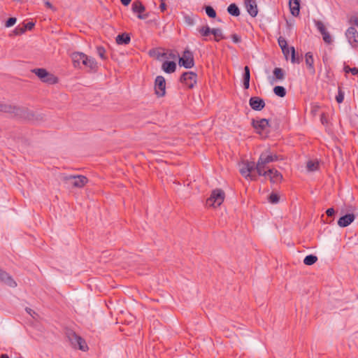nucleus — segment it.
Returning a JSON list of instances; mask_svg holds the SVG:
<instances>
[{
    "label": "nucleus",
    "instance_id": "obj_27",
    "mask_svg": "<svg viewBox=\"0 0 358 358\" xmlns=\"http://www.w3.org/2000/svg\"><path fill=\"white\" fill-rule=\"evenodd\" d=\"M16 106L5 103H0V112L10 113L14 115Z\"/></svg>",
    "mask_w": 358,
    "mask_h": 358
},
{
    "label": "nucleus",
    "instance_id": "obj_35",
    "mask_svg": "<svg viewBox=\"0 0 358 358\" xmlns=\"http://www.w3.org/2000/svg\"><path fill=\"white\" fill-rule=\"evenodd\" d=\"M204 10L206 15L210 18H215L217 13L215 10L211 6H205Z\"/></svg>",
    "mask_w": 358,
    "mask_h": 358
},
{
    "label": "nucleus",
    "instance_id": "obj_8",
    "mask_svg": "<svg viewBox=\"0 0 358 358\" xmlns=\"http://www.w3.org/2000/svg\"><path fill=\"white\" fill-rule=\"evenodd\" d=\"M178 64L185 69H191L194 66V54L188 48H186L182 57H179Z\"/></svg>",
    "mask_w": 358,
    "mask_h": 358
},
{
    "label": "nucleus",
    "instance_id": "obj_26",
    "mask_svg": "<svg viewBox=\"0 0 358 358\" xmlns=\"http://www.w3.org/2000/svg\"><path fill=\"white\" fill-rule=\"evenodd\" d=\"M250 80V69L248 66H245L244 67V71H243V88L245 90L249 89Z\"/></svg>",
    "mask_w": 358,
    "mask_h": 358
},
{
    "label": "nucleus",
    "instance_id": "obj_12",
    "mask_svg": "<svg viewBox=\"0 0 358 358\" xmlns=\"http://www.w3.org/2000/svg\"><path fill=\"white\" fill-rule=\"evenodd\" d=\"M251 125L257 134H261L267 127H270L269 120L266 118H262L258 120L252 119Z\"/></svg>",
    "mask_w": 358,
    "mask_h": 358
},
{
    "label": "nucleus",
    "instance_id": "obj_42",
    "mask_svg": "<svg viewBox=\"0 0 358 358\" xmlns=\"http://www.w3.org/2000/svg\"><path fill=\"white\" fill-rule=\"evenodd\" d=\"M184 21L187 25L192 26L194 24V20L193 17L189 15H185L184 16Z\"/></svg>",
    "mask_w": 358,
    "mask_h": 358
},
{
    "label": "nucleus",
    "instance_id": "obj_41",
    "mask_svg": "<svg viewBox=\"0 0 358 358\" xmlns=\"http://www.w3.org/2000/svg\"><path fill=\"white\" fill-rule=\"evenodd\" d=\"M16 22H17V18L16 17H9L6 21L5 27H10L13 26L16 23Z\"/></svg>",
    "mask_w": 358,
    "mask_h": 358
},
{
    "label": "nucleus",
    "instance_id": "obj_22",
    "mask_svg": "<svg viewBox=\"0 0 358 358\" xmlns=\"http://www.w3.org/2000/svg\"><path fill=\"white\" fill-rule=\"evenodd\" d=\"M289 6L291 14L297 17L300 13V0H289Z\"/></svg>",
    "mask_w": 358,
    "mask_h": 358
},
{
    "label": "nucleus",
    "instance_id": "obj_17",
    "mask_svg": "<svg viewBox=\"0 0 358 358\" xmlns=\"http://www.w3.org/2000/svg\"><path fill=\"white\" fill-rule=\"evenodd\" d=\"M245 6L249 15L252 17L257 15L258 8L255 0H245Z\"/></svg>",
    "mask_w": 358,
    "mask_h": 358
},
{
    "label": "nucleus",
    "instance_id": "obj_10",
    "mask_svg": "<svg viewBox=\"0 0 358 358\" xmlns=\"http://www.w3.org/2000/svg\"><path fill=\"white\" fill-rule=\"evenodd\" d=\"M155 92L157 97H163L166 94V80L162 76H157L155 78Z\"/></svg>",
    "mask_w": 358,
    "mask_h": 358
},
{
    "label": "nucleus",
    "instance_id": "obj_24",
    "mask_svg": "<svg viewBox=\"0 0 358 358\" xmlns=\"http://www.w3.org/2000/svg\"><path fill=\"white\" fill-rule=\"evenodd\" d=\"M118 45H128L131 41L130 34L124 32L118 34L115 38Z\"/></svg>",
    "mask_w": 358,
    "mask_h": 358
},
{
    "label": "nucleus",
    "instance_id": "obj_4",
    "mask_svg": "<svg viewBox=\"0 0 358 358\" xmlns=\"http://www.w3.org/2000/svg\"><path fill=\"white\" fill-rule=\"evenodd\" d=\"M225 193L222 189H215L211 192L210 196L206 200V205L216 208L220 206L224 200Z\"/></svg>",
    "mask_w": 358,
    "mask_h": 358
},
{
    "label": "nucleus",
    "instance_id": "obj_50",
    "mask_svg": "<svg viewBox=\"0 0 358 358\" xmlns=\"http://www.w3.org/2000/svg\"><path fill=\"white\" fill-rule=\"evenodd\" d=\"M157 52H159V51H157V49H155V48H152V49H151V50H149V55H150V57H155V56H156V57H157Z\"/></svg>",
    "mask_w": 358,
    "mask_h": 358
},
{
    "label": "nucleus",
    "instance_id": "obj_3",
    "mask_svg": "<svg viewBox=\"0 0 358 358\" xmlns=\"http://www.w3.org/2000/svg\"><path fill=\"white\" fill-rule=\"evenodd\" d=\"M43 83L48 85L57 84L59 82V78L54 74L48 72L45 69L36 68L31 70Z\"/></svg>",
    "mask_w": 358,
    "mask_h": 358
},
{
    "label": "nucleus",
    "instance_id": "obj_20",
    "mask_svg": "<svg viewBox=\"0 0 358 358\" xmlns=\"http://www.w3.org/2000/svg\"><path fill=\"white\" fill-rule=\"evenodd\" d=\"M289 52H291V62L293 64H299L301 60L302 57H299V55H296L295 49L293 46L290 48H287V49L285 50V52H282L285 55L286 59H288V56L289 55Z\"/></svg>",
    "mask_w": 358,
    "mask_h": 358
},
{
    "label": "nucleus",
    "instance_id": "obj_37",
    "mask_svg": "<svg viewBox=\"0 0 358 358\" xmlns=\"http://www.w3.org/2000/svg\"><path fill=\"white\" fill-rule=\"evenodd\" d=\"M344 92L342 90L341 87L338 86V94L336 96L337 103H341L344 100Z\"/></svg>",
    "mask_w": 358,
    "mask_h": 358
},
{
    "label": "nucleus",
    "instance_id": "obj_21",
    "mask_svg": "<svg viewBox=\"0 0 358 358\" xmlns=\"http://www.w3.org/2000/svg\"><path fill=\"white\" fill-rule=\"evenodd\" d=\"M305 61L310 73L314 75L315 73V69L314 66V58L311 52H308L306 53Z\"/></svg>",
    "mask_w": 358,
    "mask_h": 358
},
{
    "label": "nucleus",
    "instance_id": "obj_15",
    "mask_svg": "<svg viewBox=\"0 0 358 358\" xmlns=\"http://www.w3.org/2000/svg\"><path fill=\"white\" fill-rule=\"evenodd\" d=\"M0 282L11 287L15 288L17 287V282L13 277L6 271L0 268Z\"/></svg>",
    "mask_w": 358,
    "mask_h": 358
},
{
    "label": "nucleus",
    "instance_id": "obj_44",
    "mask_svg": "<svg viewBox=\"0 0 358 358\" xmlns=\"http://www.w3.org/2000/svg\"><path fill=\"white\" fill-rule=\"evenodd\" d=\"M22 26H23L24 29H25V31H26L27 30H31L32 29H34V27L35 26V23L33 22H29L27 24L23 23Z\"/></svg>",
    "mask_w": 358,
    "mask_h": 358
},
{
    "label": "nucleus",
    "instance_id": "obj_32",
    "mask_svg": "<svg viewBox=\"0 0 358 358\" xmlns=\"http://www.w3.org/2000/svg\"><path fill=\"white\" fill-rule=\"evenodd\" d=\"M197 31L201 34V36L203 37H207L211 34L212 29H210L208 25L203 26L197 29Z\"/></svg>",
    "mask_w": 358,
    "mask_h": 358
},
{
    "label": "nucleus",
    "instance_id": "obj_7",
    "mask_svg": "<svg viewBox=\"0 0 358 358\" xmlns=\"http://www.w3.org/2000/svg\"><path fill=\"white\" fill-rule=\"evenodd\" d=\"M256 167H257V164L254 162H244L240 169V173L245 178L255 180H256V176L253 174V172L256 171Z\"/></svg>",
    "mask_w": 358,
    "mask_h": 358
},
{
    "label": "nucleus",
    "instance_id": "obj_23",
    "mask_svg": "<svg viewBox=\"0 0 358 358\" xmlns=\"http://www.w3.org/2000/svg\"><path fill=\"white\" fill-rule=\"evenodd\" d=\"M85 55V53L80 52H76L72 54L71 58L75 68H80V64L83 62Z\"/></svg>",
    "mask_w": 358,
    "mask_h": 358
},
{
    "label": "nucleus",
    "instance_id": "obj_60",
    "mask_svg": "<svg viewBox=\"0 0 358 358\" xmlns=\"http://www.w3.org/2000/svg\"><path fill=\"white\" fill-rule=\"evenodd\" d=\"M324 119H323V115L321 117V122L322 124H324Z\"/></svg>",
    "mask_w": 358,
    "mask_h": 358
},
{
    "label": "nucleus",
    "instance_id": "obj_38",
    "mask_svg": "<svg viewBox=\"0 0 358 358\" xmlns=\"http://www.w3.org/2000/svg\"><path fill=\"white\" fill-rule=\"evenodd\" d=\"M280 201V196L274 192H272L268 196V201L271 203H278Z\"/></svg>",
    "mask_w": 358,
    "mask_h": 358
},
{
    "label": "nucleus",
    "instance_id": "obj_5",
    "mask_svg": "<svg viewBox=\"0 0 358 358\" xmlns=\"http://www.w3.org/2000/svg\"><path fill=\"white\" fill-rule=\"evenodd\" d=\"M13 116L28 121H38L42 119V117L39 118L38 116H36L34 113L29 108L17 106L15 107Z\"/></svg>",
    "mask_w": 358,
    "mask_h": 358
},
{
    "label": "nucleus",
    "instance_id": "obj_30",
    "mask_svg": "<svg viewBox=\"0 0 358 358\" xmlns=\"http://www.w3.org/2000/svg\"><path fill=\"white\" fill-rule=\"evenodd\" d=\"M211 34L214 36V41L219 42L222 39H224L226 37L223 35L222 31L220 28L212 29Z\"/></svg>",
    "mask_w": 358,
    "mask_h": 358
},
{
    "label": "nucleus",
    "instance_id": "obj_47",
    "mask_svg": "<svg viewBox=\"0 0 358 358\" xmlns=\"http://www.w3.org/2000/svg\"><path fill=\"white\" fill-rule=\"evenodd\" d=\"M350 23L358 27V17L357 16H351L349 20Z\"/></svg>",
    "mask_w": 358,
    "mask_h": 358
},
{
    "label": "nucleus",
    "instance_id": "obj_25",
    "mask_svg": "<svg viewBox=\"0 0 358 358\" xmlns=\"http://www.w3.org/2000/svg\"><path fill=\"white\" fill-rule=\"evenodd\" d=\"M162 69L166 73H172L176 70V63L173 61H165L162 65Z\"/></svg>",
    "mask_w": 358,
    "mask_h": 358
},
{
    "label": "nucleus",
    "instance_id": "obj_53",
    "mask_svg": "<svg viewBox=\"0 0 358 358\" xmlns=\"http://www.w3.org/2000/svg\"><path fill=\"white\" fill-rule=\"evenodd\" d=\"M168 53H166V52H157V59H159L160 57H163V58H168Z\"/></svg>",
    "mask_w": 358,
    "mask_h": 358
},
{
    "label": "nucleus",
    "instance_id": "obj_52",
    "mask_svg": "<svg viewBox=\"0 0 358 358\" xmlns=\"http://www.w3.org/2000/svg\"><path fill=\"white\" fill-rule=\"evenodd\" d=\"M25 310L27 313H29L32 317L34 318V315H36V313L32 309H31L30 308H26Z\"/></svg>",
    "mask_w": 358,
    "mask_h": 358
},
{
    "label": "nucleus",
    "instance_id": "obj_18",
    "mask_svg": "<svg viewBox=\"0 0 358 358\" xmlns=\"http://www.w3.org/2000/svg\"><path fill=\"white\" fill-rule=\"evenodd\" d=\"M82 64L92 71L96 72L98 70V64L94 58L85 55Z\"/></svg>",
    "mask_w": 358,
    "mask_h": 358
},
{
    "label": "nucleus",
    "instance_id": "obj_13",
    "mask_svg": "<svg viewBox=\"0 0 358 358\" xmlns=\"http://www.w3.org/2000/svg\"><path fill=\"white\" fill-rule=\"evenodd\" d=\"M132 11L135 13H138V18L141 20H145L148 17V14H143L145 10V8L139 0L134 1L131 5Z\"/></svg>",
    "mask_w": 358,
    "mask_h": 358
},
{
    "label": "nucleus",
    "instance_id": "obj_28",
    "mask_svg": "<svg viewBox=\"0 0 358 358\" xmlns=\"http://www.w3.org/2000/svg\"><path fill=\"white\" fill-rule=\"evenodd\" d=\"M227 12L229 15L238 17L240 15V9L238 6L235 3H232L227 7Z\"/></svg>",
    "mask_w": 358,
    "mask_h": 358
},
{
    "label": "nucleus",
    "instance_id": "obj_6",
    "mask_svg": "<svg viewBox=\"0 0 358 358\" xmlns=\"http://www.w3.org/2000/svg\"><path fill=\"white\" fill-rule=\"evenodd\" d=\"M62 180L77 188L83 187L89 181L88 178L83 175H65L62 177Z\"/></svg>",
    "mask_w": 358,
    "mask_h": 358
},
{
    "label": "nucleus",
    "instance_id": "obj_1",
    "mask_svg": "<svg viewBox=\"0 0 358 358\" xmlns=\"http://www.w3.org/2000/svg\"><path fill=\"white\" fill-rule=\"evenodd\" d=\"M280 158V156L273 153L270 150H266L262 152L260 155L257 164L256 172L258 176L265 175L266 171L269 169L267 165L273 162H277Z\"/></svg>",
    "mask_w": 358,
    "mask_h": 358
},
{
    "label": "nucleus",
    "instance_id": "obj_43",
    "mask_svg": "<svg viewBox=\"0 0 358 358\" xmlns=\"http://www.w3.org/2000/svg\"><path fill=\"white\" fill-rule=\"evenodd\" d=\"M322 38L325 43L330 44L332 42L331 37L328 31L323 33V34H322Z\"/></svg>",
    "mask_w": 358,
    "mask_h": 358
},
{
    "label": "nucleus",
    "instance_id": "obj_55",
    "mask_svg": "<svg viewBox=\"0 0 358 358\" xmlns=\"http://www.w3.org/2000/svg\"><path fill=\"white\" fill-rule=\"evenodd\" d=\"M131 0H120L122 4L124 6H128L131 3Z\"/></svg>",
    "mask_w": 358,
    "mask_h": 358
},
{
    "label": "nucleus",
    "instance_id": "obj_9",
    "mask_svg": "<svg viewBox=\"0 0 358 358\" xmlns=\"http://www.w3.org/2000/svg\"><path fill=\"white\" fill-rule=\"evenodd\" d=\"M180 82L188 89H192L197 82V74L193 71L184 72L180 77Z\"/></svg>",
    "mask_w": 358,
    "mask_h": 358
},
{
    "label": "nucleus",
    "instance_id": "obj_2",
    "mask_svg": "<svg viewBox=\"0 0 358 358\" xmlns=\"http://www.w3.org/2000/svg\"><path fill=\"white\" fill-rule=\"evenodd\" d=\"M65 334L73 348L79 349L84 352L87 350L88 347L85 341L74 331L68 329L66 330Z\"/></svg>",
    "mask_w": 358,
    "mask_h": 358
},
{
    "label": "nucleus",
    "instance_id": "obj_19",
    "mask_svg": "<svg viewBox=\"0 0 358 358\" xmlns=\"http://www.w3.org/2000/svg\"><path fill=\"white\" fill-rule=\"evenodd\" d=\"M355 219L353 213H348L341 216L338 220V225L341 227H346L349 226Z\"/></svg>",
    "mask_w": 358,
    "mask_h": 358
},
{
    "label": "nucleus",
    "instance_id": "obj_40",
    "mask_svg": "<svg viewBox=\"0 0 358 358\" xmlns=\"http://www.w3.org/2000/svg\"><path fill=\"white\" fill-rule=\"evenodd\" d=\"M316 27H317V29L320 31V32L321 33V34H323V33H325L327 31L325 26L321 21H317L316 22Z\"/></svg>",
    "mask_w": 358,
    "mask_h": 358
},
{
    "label": "nucleus",
    "instance_id": "obj_58",
    "mask_svg": "<svg viewBox=\"0 0 358 358\" xmlns=\"http://www.w3.org/2000/svg\"><path fill=\"white\" fill-rule=\"evenodd\" d=\"M287 48H289L287 45L280 46V48L282 49V52H285V50L287 49Z\"/></svg>",
    "mask_w": 358,
    "mask_h": 358
},
{
    "label": "nucleus",
    "instance_id": "obj_39",
    "mask_svg": "<svg viewBox=\"0 0 358 358\" xmlns=\"http://www.w3.org/2000/svg\"><path fill=\"white\" fill-rule=\"evenodd\" d=\"M25 32V29H24L23 26L18 25L15 29L13 31V33L15 36L21 35Z\"/></svg>",
    "mask_w": 358,
    "mask_h": 358
},
{
    "label": "nucleus",
    "instance_id": "obj_36",
    "mask_svg": "<svg viewBox=\"0 0 358 358\" xmlns=\"http://www.w3.org/2000/svg\"><path fill=\"white\" fill-rule=\"evenodd\" d=\"M96 52H97L98 55L103 60H105L107 59V56L106 55V50L103 46H97L96 47Z\"/></svg>",
    "mask_w": 358,
    "mask_h": 358
},
{
    "label": "nucleus",
    "instance_id": "obj_16",
    "mask_svg": "<svg viewBox=\"0 0 358 358\" xmlns=\"http://www.w3.org/2000/svg\"><path fill=\"white\" fill-rule=\"evenodd\" d=\"M251 108L256 111H260L265 107L264 100L259 96H252L249 100Z\"/></svg>",
    "mask_w": 358,
    "mask_h": 358
},
{
    "label": "nucleus",
    "instance_id": "obj_54",
    "mask_svg": "<svg viewBox=\"0 0 358 358\" xmlns=\"http://www.w3.org/2000/svg\"><path fill=\"white\" fill-rule=\"evenodd\" d=\"M350 73L352 74V75H357L358 74V68L357 67H353L351 69V71H350Z\"/></svg>",
    "mask_w": 358,
    "mask_h": 358
},
{
    "label": "nucleus",
    "instance_id": "obj_61",
    "mask_svg": "<svg viewBox=\"0 0 358 358\" xmlns=\"http://www.w3.org/2000/svg\"><path fill=\"white\" fill-rule=\"evenodd\" d=\"M357 3H358V0H357Z\"/></svg>",
    "mask_w": 358,
    "mask_h": 358
},
{
    "label": "nucleus",
    "instance_id": "obj_46",
    "mask_svg": "<svg viewBox=\"0 0 358 358\" xmlns=\"http://www.w3.org/2000/svg\"><path fill=\"white\" fill-rule=\"evenodd\" d=\"M166 0H160L159 9L161 12L164 13L167 8L166 3L165 2Z\"/></svg>",
    "mask_w": 358,
    "mask_h": 358
},
{
    "label": "nucleus",
    "instance_id": "obj_56",
    "mask_svg": "<svg viewBox=\"0 0 358 358\" xmlns=\"http://www.w3.org/2000/svg\"><path fill=\"white\" fill-rule=\"evenodd\" d=\"M351 69L349 66H345L344 68H343V70L345 71V73H348L350 72L351 71Z\"/></svg>",
    "mask_w": 358,
    "mask_h": 358
},
{
    "label": "nucleus",
    "instance_id": "obj_59",
    "mask_svg": "<svg viewBox=\"0 0 358 358\" xmlns=\"http://www.w3.org/2000/svg\"><path fill=\"white\" fill-rule=\"evenodd\" d=\"M0 358H9L7 354H1Z\"/></svg>",
    "mask_w": 358,
    "mask_h": 358
},
{
    "label": "nucleus",
    "instance_id": "obj_31",
    "mask_svg": "<svg viewBox=\"0 0 358 358\" xmlns=\"http://www.w3.org/2000/svg\"><path fill=\"white\" fill-rule=\"evenodd\" d=\"M317 261V257L314 255H308L303 259V264L307 266H311Z\"/></svg>",
    "mask_w": 358,
    "mask_h": 358
},
{
    "label": "nucleus",
    "instance_id": "obj_51",
    "mask_svg": "<svg viewBox=\"0 0 358 358\" xmlns=\"http://www.w3.org/2000/svg\"><path fill=\"white\" fill-rule=\"evenodd\" d=\"M168 58H171V59H176L177 55H176V53L175 51L173 50H170L169 52L168 53Z\"/></svg>",
    "mask_w": 358,
    "mask_h": 358
},
{
    "label": "nucleus",
    "instance_id": "obj_33",
    "mask_svg": "<svg viewBox=\"0 0 358 358\" xmlns=\"http://www.w3.org/2000/svg\"><path fill=\"white\" fill-rule=\"evenodd\" d=\"M274 94L279 97H284L286 95V90L282 86H275L273 88Z\"/></svg>",
    "mask_w": 358,
    "mask_h": 358
},
{
    "label": "nucleus",
    "instance_id": "obj_45",
    "mask_svg": "<svg viewBox=\"0 0 358 358\" xmlns=\"http://www.w3.org/2000/svg\"><path fill=\"white\" fill-rule=\"evenodd\" d=\"M231 38L235 43H238L241 41V37L236 34H231Z\"/></svg>",
    "mask_w": 358,
    "mask_h": 358
},
{
    "label": "nucleus",
    "instance_id": "obj_34",
    "mask_svg": "<svg viewBox=\"0 0 358 358\" xmlns=\"http://www.w3.org/2000/svg\"><path fill=\"white\" fill-rule=\"evenodd\" d=\"M318 162H314L312 160L308 161L306 164V168L308 171H315L319 169Z\"/></svg>",
    "mask_w": 358,
    "mask_h": 358
},
{
    "label": "nucleus",
    "instance_id": "obj_49",
    "mask_svg": "<svg viewBox=\"0 0 358 358\" xmlns=\"http://www.w3.org/2000/svg\"><path fill=\"white\" fill-rule=\"evenodd\" d=\"M279 46L287 45V41L283 37H279L278 39Z\"/></svg>",
    "mask_w": 358,
    "mask_h": 358
},
{
    "label": "nucleus",
    "instance_id": "obj_48",
    "mask_svg": "<svg viewBox=\"0 0 358 358\" xmlns=\"http://www.w3.org/2000/svg\"><path fill=\"white\" fill-rule=\"evenodd\" d=\"M326 214L328 217H333L335 214V210L334 208H329L326 210Z\"/></svg>",
    "mask_w": 358,
    "mask_h": 358
},
{
    "label": "nucleus",
    "instance_id": "obj_29",
    "mask_svg": "<svg viewBox=\"0 0 358 358\" xmlns=\"http://www.w3.org/2000/svg\"><path fill=\"white\" fill-rule=\"evenodd\" d=\"M273 78L276 80H282L285 79V71L279 67H276L273 71Z\"/></svg>",
    "mask_w": 358,
    "mask_h": 358
},
{
    "label": "nucleus",
    "instance_id": "obj_57",
    "mask_svg": "<svg viewBox=\"0 0 358 358\" xmlns=\"http://www.w3.org/2000/svg\"><path fill=\"white\" fill-rule=\"evenodd\" d=\"M45 6H46L47 8H51V9H52V8H53V6H52V3H51L50 2H49V1H46V2L45 3Z\"/></svg>",
    "mask_w": 358,
    "mask_h": 358
},
{
    "label": "nucleus",
    "instance_id": "obj_14",
    "mask_svg": "<svg viewBox=\"0 0 358 358\" xmlns=\"http://www.w3.org/2000/svg\"><path fill=\"white\" fill-rule=\"evenodd\" d=\"M345 36L353 48L358 47V32L354 27H350L347 29Z\"/></svg>",
    "mask_w": 358,
    "mask_h": 358
},
{
    "label": "nucleus",
    "instance_id": "obj_11",
    "mask_svg": "<svg viewBox=\"0 0 358 358\" xmlns=\"http://www.w3.org/2000/svg\"><path fill=\"white\" fill-rule=\"evenodd\" d=\"M262 176L268 178L270 182L273 184H278L282 180V175L281 173L274 168L268 169L265 175Z\"/></svg>",
    "mask_w": 358,
    "mask_h": 358
}]
</instances>
